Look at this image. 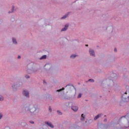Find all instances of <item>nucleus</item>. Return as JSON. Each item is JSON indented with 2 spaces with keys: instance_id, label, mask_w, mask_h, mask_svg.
I'll return each instance as SVG.
<instances>
[{
  "instance_id": "f257e3e1",
  "label": "nucleus",
  "mask_w": 129,
  "mask_h": 129,
  "mask_svg": "<svg viewBox=\"0 0 129 129\" xmlns=\"http://www.w3.org/2000/svg\"><path fill=\"white\" fill-rule=\"evenodd\" d=\"M23 95H24V96H26V97H29V92L26 90H24L23 92Z\"/></svg>"
},
{
  "instance_id": "f03ea898",
  "label": "nucleus",
  "mask_w": 129,
  "mask_h": 129,
  "mask_svg": "<svg viewBox=\"0 0 129 129\" xmlns=\"http://www.w3.org/2000/svg\"><path fill=\"white\" fill-rule=\"evenodd\" d=\"M45 124H47V125H48V126H50V127H51V128H53V127H54V126L53 125V124H52V123L49 122H45Z\"/></svg>"
},
{
  "instance_id": "7ed1b4c3",
  "label": "nucleus",
  "mask_w": 129,
  "mask_h": 129,
  "mask_svg": "<svg viewBox=\"0 0 129 129\" xmlns=\"http://www.w3.org/2000/svg\"><path fill=\"white\" fill-rule=\"evenodd\" d=\"M72 109H73V110H74V111H77V110H78V107L76 106H73L72 107Z\"/></svg>"
},
{
  "instance_id": "20e7f679",
  "label": "nucleus",
  "mask_w": 129,
  "mask_h": 129,
  "mask_svg": "<svg viewBox=\"0 0 129 129\" xmlns=\"http://www.w3.org/2000/svg\"><path fill=\"white\" fill-rule=\"evenodd\" d=\"M68 27H69L68 24L66 25L64 28H62L61 29V32H64V31H66V30H67V29H68Z\"/></svg>"
},
{
  "instance_id": "39448f33",
  "label": "nucleus",
  "mask_w": 129,
  "mask_h": 129,
  "mask_svg": "<svg viewBox=\"0 0 129 129\" xmlns=\"http://www.w3.org/2000/svg\"><path fill=\"white\" fill-rule=\"evenodd\" d=\"M89 52L90 53V55H91L92 56H95V55L94 54V51L93 50L90 49Z\"/></svg>"
},
{
  "instance_id": "423d86ee",
  "label": "nucleus",
  "mask_w": 129,
  "mask_h": 129,
  "mask_svg": "<svg viewBox=\"0 0 129 129\" xmlns=\"http://www.w3.org/2000/svg\"><path fill=\"white\" fill-rule=\"evenodd\" d=\"M100 116H101V114H99L97 115V116H96L94 117V120H96V119H98V118H99V117H100Z\"/></svg>"
},
{
  "instance_id": "0eeeda50",
  "label": "nucleus",
  "mask_w": 129,
  "mask_h": 129,
  "mask_svg": "<svg viewBox=\"0 0 129 129\" xmlns=\"http://www.w3.org/2000/svg\"><path fill=\"white\" fill-rule=\"evenodd\" d=\"M85 120V116H84V115L83 114H82V118H81V120H82V121H84Z\"/></svg>"
},
{
  "instance_id": "6e6552de",
  "label": "nucleus",
  "mask_w": 129,
  "mask_h": 129,
  "mask_svg": "<svg viewBox=\"0 0 129 129\" xmlns=\"http://www.w3.org/2000/svg\"><path fill=\"white\" fill-rule=\"evenodd\" d=\"M68 15H69V13H68L67 14H66V15H64L63 17H61V19H66V18H67V17H68Z\"/></svg>"
},
{
  "instance_id": "1a4fd4ad",
  "label": "nucleus",
  "mask_w": 129,
  "mask_h": 129,
  "mask_svg": "<svg viewBox=\"0 0 129 129\" xmlns=\"http://www.w3.org/2000/svg\"><path fill=\"white\" fill-rule=\"evenodd\" d=\"M46 55H43L40 57V60H42V59H46Z\"/></svg>"
},
{
  "instance_id": "9d476101",
  "label": "nucleus",
  "mask_w": 129,
  "mask_h": 129,
  "mask_svg": "<svg viewBox=\"0 0 129 129\" xmlns=\"http://www.w3.org/2000/svg\"><path fill=\"white\" fill-rule=\"evenodd\" d=\"M76 55H75V54H72L71 56V58H72L73 59H74V58H75V57H76Z\"/></svg>"
},
{
  "instance_id": "9b49d317",
  "label": "nucleus",
  "mask_w": 129,
  "mask_h": 129,
  "mask_svg": "<svg viewBox=\"0 0 129 129\" xmlns=\"http://www.w3.org/2000/svg\"><path fill=\"white\" fill-rule=\"evenodd\" d=\"M13 42L14 44H17V40H16V39L13 38Z\"/></svg>"
},
{
  "instance_id": "f8f14e48",
  "label": "nucleus",
  "mask_w": 129,
  "mask_h": 129,
  "mask_svg": "<svg viewBox=\"0 0 129 129\" xmlns=\"http://www.w3.org/2000/svg\"><path fill=\"white\" fill-rule=\"evenodd\" d=\"M64 88H62V89H60L59 90H57L58 92H60V91H62V90H64Z\"/></svg>"
},
{
  "instance_id": "ddd939ff",
  "label": "nucleus",
  "mask_w": 129,
  "mask_h": 129,
  "mask_svg": "<svg viewBox=\"0 0 129 129\" xmlns=\"http://www.w3.org/2000/svg\"><path fill=\"white\" fill-rule=\"evenodd\" d=\"M57 112L58 114H59V115H61L62 112H60V111L58 110L57 111Z\"/></svg>"
},
{
  "instance_id": "4468645a",
  "label": "nucleus",
  "mask_w": 129,
  "mask_h": 129,
  "mask_svg": "<svg viewBox=\"0 0 129 129\" xmlns=\"http://www.w3.org/2000/svg\"><path fill=\"white\" fill-rule=\"evenodd\" d=\"M0 100L1 101H3V100H4V97H3V96H0Z\"/></svg>"
},
{
  "instance_id": "2eb2a0df",
  "label": "nucleus",
  "mask_w": 129,
  "mask_h": 129,
  "mask_svg": "<svg viewBox=\"0 0 129 129\" xmlns=\"http://www.w3.org/2000/svg\"><path fill=\"white\" fill-rule=\"evenodd\" d=\"M88 81L90 82H94V80H93V79H89Z\"/></svg>"
},
{
  "instance_id": "dca6fc26",
  "label": "nucleus",
  "mask_w": 129,
  "mask_h": 129,
  "mask_svg": "<svg viewBox=\"0 0 129 129\" xmlns=\"http://www.w3.org/2000/svg\"><path fill=\"white\" fill-rule=\"evenodd\" d=\"M81 97V94H79L78 96V98H80Z\"/></svg>"
},
{
  "instance_id": "f3484780",
  "label": "nucleus",
  "mask_w": 129,
  "mask_h": 129,
  "mask_svg": "<svg viewBox=\"0 0 129 129\" xmlns=\"http://www.w3.org/2000/svg\"><path fill=\"white\" fill-rule=\"evenodd\" d=\"M49 112H51L52 111V109H51L50 107H49Z\"/></svg>"
},
{
  "instance_id": "a211bd4d",
  "label": "nucleus",
  "mask_w": 129,
  "mask_h": 129,
  "mask_svg": "<svg viewBox=\"0 0 129 129\" xmlns=\"http://www.w3.org/2000/svg\"><path fill=\"white\" fill-rule=\"evenodd\" d=\"M14 9H15V7H13L12 9V13L14 12Z\"/></svg>"
},
{
  "instance_id": "6ab92c4d",
  "label": "nucleus",
  "mask_w": 129,
  "mask_h": 129,
  "mask_svg": "<svg viewBox=\"0 0 129 129\" xmlns=\"http://www.w3.org/2000/svg\"><path fill=\"white\" fill-rule=\"evenodd\" d=\"M2 117H3V114L0 113V119L2 118Z\"/></svg>"
},
{
  "instance_id": "aec40b11",
  "label": "nucleus",
  "mask_w": 129,
  "mask_h": 129,
  "mask_svg": "<svg viewBox=\"0 0 129 129\" xmlns=\"http://www.w3.org/2000/svg\"><path fill=\"white\" fill-rule=\"evenodd\" d=\"M35 111H36V109H34L33 111H32V110H30V112H34Z\"/></svg>"
},
{
  "instance_id": "412c9836",
  "label": "nucleus",
  "mask_w": 129,
  "mask_h": 129,
  "mask_svg": "<svg viewBox=\"0 0 129 129\" xmlns=\"http://www.w3.org/2000/svg\"><path fill=\"white\" fill-rule=\"evenodd\" d=\"M25 77L26 78H30V77L29 76H26Z\"/></svg>"
},
{
  "instance_id": "4be33fe9",
  "label": "nucleus",
  "mask_w": 129,
  "mask_h": 129,
  "mask_svg": "<svg viewBox=\"0 0 129 129\" xmlns=\"http://www.w3.org/2000/svg\"><path fill=\"white\" fill-rule=\"evenodd\" d=\"M30 122V123H34V121H31Z\"/></svg>"
},
{
  "instance_id": "5701e85b",
  "label": "nucleus",
  "mask_w": 129,
  "mask_h": 129,
  "mask_svg": "<svg viewBox=\"0 0 129 129\" xmlns=\"http://www.w3.org/2000/svg\"><path fill=\"white\" fill-rule=\"evenodd\" d=\"M18 59H20V58H21V56H18Z\"/></svg>"
},
{
  "instance_id": "b1692460",
  "label": "nucleus",
  "mask_w": 129,
  "mask_h": 129,
  "mask_svg": "<svg viewBox=\"0 0 129 129\" xmlns=\"http://www.w3.org/2000/svg\"><path fill=\"white\" fill-rule=\"evenodd\" d=\"M114 51H115V52H116V48H115V49H114Z\"/></svg>"
},
{
  "instance_id": "393cba45",
  "label": "nucleus",
  "mask_w": 129,
  "mask_h": 129,
  "mask_svg": "<svg viewBox=\"0 0 129 129\" xmlns=\"http://www.w3.org/2000/svg\"><path fill=\"white\" fill-rule=\"evenodd\" d=\"M86 47H88V44H86Z\"/></svg>"
},
{
  "instance_id": "a878e982",
  "label": "nucleus",
  "mask_w": 129,
  "mask_h": 129,
  "mask_svg": "<svg viewBox=\"0 0 129 129\" xmlns=\"http://www.w3.org/2000/svg\"><path fill=\"white\" fill-rule=\"evenodd\" d=\"M43 83L44 84L46 83V82H45V81H43Z\"/></svg>"
},
{
  "instance_id": "bb28decb",
  "label": "nucleus",
  "mask_w": 129,
  "mask_h": 129,
  "mask_svg": "<svg viewBox=\"0 0 129 129\" xmlns=\"http://www.w3.org/2000/svg\"><path fill=\"white\" fill-rule=\"evenodd\" d=\"M127 93H126V92H125V93H124V94H126Z\"/></svg>"
}]
</instances>
